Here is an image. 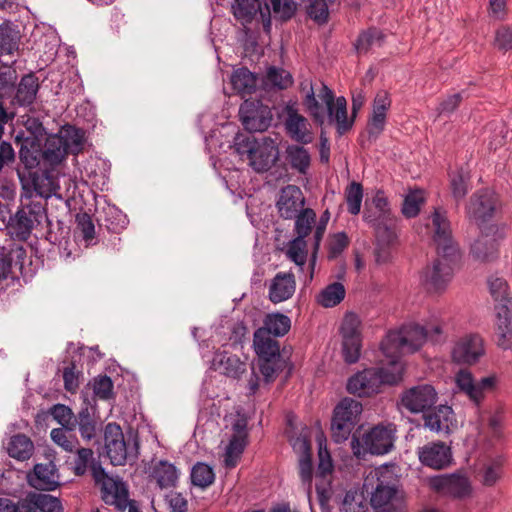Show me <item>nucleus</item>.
Returning a JSON list of instances; mask_svg holds the SVG:
<instances>
[{
    "mask_svg": "<svg viewBox=\"0 0 512 512\" xmlns=\"http://www.w3.org/2000/svg\"><path fill=\"white\" fill-rule=\"evenodd\" d=\"M253 349L257 355V365L264 382H273L285 366L279 342L275 337L266 334L264 330H255Z\"/></svg>",
    "mask_w": 512,
    "mask_h": 512,
    "instance_id": "nucleus-6",
    "label": "nucleus"
},
{
    "mask_svg": "<svg viewBox=\"0 0 512 512\" xmlns=\"http://www.w3.org/2000/svg\"><path fill=\"white\" fill-rule=\"evenodd\" d=\"M305 197L301 189L296 185H287L282 188L276 207L280 217L293 219L304 209Z\"/></svg>",
    "mask_w": 512,
    "mask_h": 512,
    "instance_id": "nucleus-22",
    "label": "nucleus"
},
{
    "mask_svg": "<svg viewBox=\"0 0 512 512\" xmlns=\"http://www.w3.org/2000/svg\"><path fill=\"white\" fill-rule=\"evenodd\" d=\"M19 35L9 23L0 25V53L13 54L18 49Z\"/></svg>",
    "mask_w": 512,
    "mask_h": 512,
    "instance_id": "nucleus-46",
    "label": "nucleus"
},
{
    "mask_svg": "<svg viewBox=\"0 0 512 512\" xmlns=\"http://www.w3.org/2000/svg\"><path fill=\"white\" fill-rule=\"evenodd\" d=\"M247 444V437L232 435L225 451V466L233 468L236 466L240 455L243 453Z\"/></svg>",
    "mask_w": 512,
    "mask_h": 512,
    "instance_id": "nucleus-47",
    "label": "nucleus"
},
{
    "mask_svg": "<svg viewBox=\"0 0 512 512\" xmlns=\"http://www.w3.org/2000/svg\"><path fill=\"white\" fill-rule=\"evenodd\" d=\"M93 393L102 400H107L113 395V383L110 377L100 376L95 378L92 384Z\"/></svg>",
    "mask_w": 512,
    "mask_h": 512,
    "instance_id": "nucleus-60",
    "label": "nucleus"
},
{
    "mask_svg": "<svg viewBox=\"0 0 512 512\" xmlns=\"http://www.w3.org/2000/svg\"><path fill=\"white\" fill-rule=\"evenodd\" d=\"M105 449L113 465H125L130 457L135 458L137 454V444L125 440L120 425L108 423L104 432Z\"/></svg>",
    "mask_w": 512,
    "mask_h": 512,
    "instance_id": "nucleus-11",
    "label": "nucleus"
},
{
    "mask_svg": "<svg viewBox=\"0 0 512 512\" xmlns=\"http://www.w3.org/2000/svg\"><path fill=\"white\" fill-rule=\"evenodd\" d=\"M391 105V100L387 92H379L373 101L372 114L367 123V133L369 138L376 139L384 131L386 124L387 111Z\"/></svg>",
    "mask_w": 512,
    "mask_h": 512,
    "instance_id": "nucleus-26",
    "label": "nucleus"
},
{
    "mask_svg": "<svg viewBox=\"0 0 512 512\" xmlns=\"http://www.w3.org/2000/svg\"><path fill=\"white\" fill-rule=\"evenodd\" d=\"M27 479L31 487L43 491H52L60 484L58 470L52 461L36 464Z\"/></svg>",
    "mask_w": 512,
    "mask_h": 512,
    "instance_id": "nucleus-25",
    "label": "nucleus"
},
{
    "mask_svg": "<svg viewBox=\"0 0 512 512\" xmlns=\"http://www.w3.org/2000/svg\"><path fill=\"white\" fill-rule=\"evenodd\" d=\"M76 427H78L83 440L91 441L96 437L98 431L97 421L88 407H84L78 412L76 416Z\"/></svg>",
    "mask_w": 512,
    "mask_h": 512,
    "instance_id": "nucleus-39",
    "label": "nucleus"
},
{
    "mask_svg": "<svg viewBox=\"0 0 512 512\" xmlns=\"http://www.w3.org/2000/svg\"><path fill=\"white\" fill-rule=\"evenodd\" d=\"M428 485L435 492L452 498H464L471 492L468 479L456 474L430 477Z\"/></svg>",
    "mask_w": 512,
    "mask_h": 512,
    "instance_id": "nucleus-20",
    "label": "nucleus"
},
{
    "mask_svg": "<svg viewBox=\"0 0 512 512\" xmlns=\"http://www.w3.org/2000/svg\"><path fill=\"white\" fill-rule=\"evenodd\" d=\"M318 456H319V464L317 468L316 477L320 480V483L316 484V491L319 497V500L323 502L328 499V489L330 481L326 480V477L331 474L333 470L332 459L330 453L328 452L325 440L321 437H318Z\"/></svg>",
    "mask_w": 512,
    "mask_h": 512,
    "instance_id": "nucleus-27",
    "label": "nucleus"
},
{
    "mask_svg": "<svg viewBox=\"0 0 512 512\" xmlns=\"http://www.w3.org/2000/svg\"><path fill=\"white\" fill-rule=\"evenodd\" d=\"M483 340L479 335L462 337L452 350V359L459 364H473L483 355Z\"/></svg>",
    "mask_w": 512,
    "mask_h": 512,
    "instance_id": "nucleus-24",
    "label": "nucleus"
},
{
    "mask_svg": "<svg viewBox=\"0 0 512 512\" xmlns=\"http://www.w3.org/2000/svg\"><path fill=\"white\" fill-rule=\"evenodd\" d=\"M60 137L64 139L68 153L78 154L82 150L84 133L81 129L69 127L64 130V134Z\"/></svg>",
    "mask_w": 512,
    "mask_h": 512,
    "instance_id": "nucleus-55",
    "label": "nucleus"
},
{
    "mask_svg": "<svg viewBox=\"0 0 512 512\" xmlns=\"http://www.w3.org/2000/svg\"><path fill=\"white\" fill-rule=\"evenodd\" d=\"M190 478L194 486L204 489L213 484L215 474L208 464L198 462L192 467Z\"/></svg>",
    "mask_w": 512,
    "mask_h": 512,
    "instance_id": "nucleus-45",
    "label": "nucleus"
},
{
    "mask_svg": "<svg viewBox=\"0 0 512 512\" xmlns=\"http://www.w3.org/2000/svg\"><path fill=\"white\" fill-rule=\"evenodd\" d=\"M67 147H65L64 139L58 135L47 138L44 149L43 159L50 165L59 164L67 155Z\"/></svg>",
    "mask_w": 512,
    "mask_h": 512,
    "instance_id": "nucleus-34",
    "label": "nucleus"
},
{
    "mask_svg": "<svg viewBox=\"0 0 512 512\" xmlns=\"http://www.w3.org/2000/svg\"><path fill=\"white\" fill-rule=\"evenodd\" d=\"M364 488L371 489L370 504L374 512H405L403 494L394 485L389 471H371L365 478Z\"/></svg>",
    "mask_w": 512,
    "mask_h": 512,
    "instance_id": "nucleus-4",
    "label": "nucleus"
},
{
    "mask_svg": "<svg viewBox=\"0 0 512 512\" xmlns=\"http://www.w3.org/2000/svg\"><path fill=\"white\" fill-rule=\"evenodd\" d=\"M286 154L291 167L301 174H306L311 162L309 152L303 146L290 145L286 149Z\"/></svg>",
    "mask_w": 512,
    "mask_h": 512,
    "instance_id": "nucleus-40",
    "label": "nucleus"
},
{
    "mask_svg": "<svg viewBox=\"0 0 512 512\" xmlns=\"http://www.w3.org/2000/svg\"><path fill=\"white\" fill-rule=\"evenodd\" d=\"M345 198L348 207V211L357 215L361 209V203L363 199V189L360 183H350L345 191Z\"/></svg>",
    "mask_w": 512,
    "mask_h": 512,
    "instance_id": "nucleus-52",
    "label": "nucleus"
},
{
    "mask_svg": "<svg viewBox=\"0 0 512 512\" xmlns=\"http://www.w3.org/2000/svg\"><path fill=\"white\" fill-rule=\"evenodd\" d=\"M497 345L504 349L512 347V306L495 307Z\"/></svg>",
    "mask_w": 512,
    "mask_h": 512,
    "instance_id": "nucleus-29",
    "label": "nucleus"
},
{
    "mask_svg": "<svg viewBox=\"0 0 512 512\" xmlns=\"http://www.w3.org/2000/svg\"><path fill=\"white\" fill-rule=\"evenodd\" d=\"M307 13L311 19L318 24L326 23L329 16L328 4L326 0H311L307 8Z\"/></svg>",
    "mask_w": 512,
    "mask_h": 512,
    "instance_id": "nucleus-59",
    "label": "nucleus"
},
{
    "mask_svg": "<svg viewBox=\"0 0 512 512\" xmlns=\"http://www.w3.org/2000/svg\"><path fill=\"white\" fill-rule=\"evenodd\" d=\"M417 455L422 465L435 470L445 469L453 461L451 447L442 441L430 442L419 447Z\"/></svg>",
    "mask_w": 512,
    "mask_h": 512,
    "instance_id": "nucleus-19",
    "label": "nucleus"
},
{
    "mask_svg": "<svg viewBox=\"0 0 512 512\" xmlns=\"http://www.w3.org/2000/svg\"><path fill=\"white\" fill-rule=\"evenodd\" d=\"M93 478L101 485L102 500L119 510H125L129 504L127 485L120 477L108 476L102 467H93Z\"/></svg>",
    "mask_w": 512,
    "mask_h": 512,
    "instance_id": "nucleus-10",
    "label": "nucleus"
},
{
    "mask_svg": "<svg viewBox=\"0 0 512 512\" xmlns=\"http://www.w3.org/2000/svg\"><path fill=\"white\" fill-rule=\"evenodd\" d=\"M426 229L437 251H443L450 256L459 252V248L452 237L451 224L446 210L441 207L434 208L427 219Z\"/></svg>",
    "mask_w": 512,
    "mask_h": 512,
    "instance_id": "nucleus-9",
    "label": "nucleus"
},
{
    "mask_svg": "<svg viewBox=\"0 0 512 512\" xmlns=\"http://www.w3.org/2000/svg\"><path fill=\"white\" fill-rule=\"evenodd\" d=\"M468 176L459 170L450 175V187L453 197L456 200H461L468 192Z\"/></svg>",
    "mask_w": 512,
    "mask_h": 512,
    "instance_id": "nucleus-57",
    "label": "nucleus"
},
{
    "mask_svg": "<svg viewBox=\"0 0 512 512\" xmlns=\"http://www.w3.org/2000/svg\"><path fill=\"white\" fill-rule=\"evenodd\" d=\"M362 413V404L351 398L342 399L334 409L331 430L332 438L337 443L347 440L358 423Z\"/></svg>",
    "mask_w": 512,
    "mask_h": 512,
    "instance_id": "nucleus-8",
    "label": "nucleus"
},
{
    "mask_svg": "<svg viewBox=\"0 0 512 512\" xmlns=\"http://www.w3.org/2000/svg\"><path fill=\"white\" fill-rule=\"evenodd\" d=\"M243 126L249 132L266 130L272 120V113L267 105L257 100H245L239 109Z\"/></svg>",
    "mask_w": 512,
    "mask_h": 512,
    "instance_id": "nucleus-17",
    "label": "nucleus"
},
{
    "mask_svg": "<svg viewBox=\"0 0 512 512\" xmlns=\"http://www.w3.org/2000/svg\"><path fill=\"white\" fill-rule=\"evenodd\" d=\"M425 202L424 193L421 190H415L408 193L403 201L402 213L408 218L418 215L421 206Z\"/></svg>",
    "mask_w": 512,
    "mask_h": 512,
    "instance_id": "nucleus-50",
    "label": "nucleus"
},
{
    "mask_svg": "<svg viewBox=\"0 0 512 512\" xmlns=\"http://www.w3.org/2000/svg\"><path fill=\"white\" fill-rule=\"evenodd\" d=\"M38 512H62L61 502L49 494L33 493Z\"/></svg>",
    "mask_w": 512,
    "mask_h": 512,
    "instance_id": "nucleus-58",
    "label": "nucleus"
},
{
    "mask_svg": "<svg viewBox=\"0 0 512 512\" xmlns=\"http://www.w3.org/2000/svg\"><path fill=\"white\" fill-rule=\"evenodd\" d=\"M286 256L297 266L305 265L308 256L307 242L301 237H296L288 244Z\"/></svg>",
    "mask_w": 512,
    "mask_h": 512,
    "instance_id": "nucleus-49",
    "label": "nucleus"
},
{
    "mask_svg": "<svg viewBox=\"0 0 512 512\" xmlns=\"http://www.w3.org/2000/svg\"><path fill=\"white\" fill-rule=\"evenodd\" d=\"M341 512H369L365 497L356 491H348L342 501Z\"/></svg>",
    "mask_w": 512,
    "mask_h": 512,
    "instance_id": "nucleus-51",
    "label": "nucleus"
},
{
    "mask_svg": "<svg viewBox=\"0 0 512 512\" xmlns=\"http://www.w3.org/2000/svg\"><path fill=\"white\" fill-rule=\"evenodd\" d=\"M284 128L286 134L295 142L302 145L314 140L312 126L308 119L299 113L295 103H287L285 108Z\"/></svg>",
    "mask_w": 512,
    "mask_h": 512,
    "instance_id": "nucleus-15",
    "label": "nucleus"
},
{
    "mask_svg": "<svg viewBox=\"0 0 512 512\" xmlns=\"http://www.w3.org/2000/svg\"><path fill=\"white\" fill-rule=\"evenodd\" d=\"M76 222L82 238L90 243L95 237V226L92 218L87 213H82L76 216Z\"/></svg>",
    "mask_w": 512,
    "mask_h": 512,
    "instance_id": "nucleus-61",
    "label": "nucleus"
},
{
    "mask_svg": "<svg viewBox=\"0 0 512 512\" xmlns=\"http://www.w3.org/2000/svg\"><path fill=\"white\" fill-rule=\"evenodd\" d=\"M495 45L503 51L512 49V29L505 26L499 28L496 32Z\"/></svg>",
    "mask_w": 512,
    "mask_h": 512,
    "instance_id": "nucleus-64",
    "label": "nucleus"
},
{
    "mask_svg": "<svg viewBox=\"0 0 512 512\" xmlns=\"http://www.w3.org/2000/svg\"><path fill=\"white\" fill-rule=\"evenodd\" d=\"M396 426L392 423L378 424L362 437L364 449L374 455H384L394 447Z\"/></svg>",
    "mask_w": 512,
    "mask_h": 512,
    "instance_id": "nucleus-14",
    "label": "nucleus"
},
{
    "mask_svg": "<svg viewBox=\"0 0 512 512\" xmlns=\"http://www.w3.org/2000/svg\"><path fill=\"white\" fill-rule=\"evenodd\" d=\"M52 417L62 425L61 428H68L75 430L76 428V416L74 415L71 408L64 404H56L51 408Z\"/></svg>",
    "mask_w": 512,
    "mask_h": 512,
    "instance_id": "nucleus-53",
    "label": "nucleus"
},
{
    "mask_svg": "<svg viewBox=\"0 0 512 512\" xmlns=\"http://www.w3.org/2000/svg\"><path fill=\"white\" fill-rule=\"evenodd\" d=\"M76 458L74 461V472L78 476L86 473L88 465L93 457V451L90 448H77Z\"/></svg>",
    "mask_w": 512,
    "mask_h": 512,
    "instance_id": "nucleus-62",
    "label": "nucleus"
},
{
    "mask_svg": "<svg viewBox=\"0 0 512 512\" xmlns=\"http://www.w3.org/2000/svg\"><path fill=\"white\" fill-rule=\"evenodd\" d=\"M346 291L343 284L334 282L326 286L318 295L317 302L325 308L338 305L345 297Z\"/></svg>",
    "mask_w": 512,
    "mask_h": 512,
    "instance_id": "nucleus-41",
    "label": "nucleus"
},
{
    "mask_svg": "<svg viewBox=\"0 0 512 512\" xmlns=\"http://www.w3.org/2000/svg\"><path fill=\"white\" fill-rule=\"evenodd\" d=\"M266 81L278 89H287L292 85L293 78L285 69L270 67L267 70Z\"/></svg>",
    "mask_w": 512,
    "mask_h": 512,
    "instance_id": "nucleus-54",
    "label": "nucleus"
},
{
    "mask_svg": "<svg viewBox=\"0 0 512 512\" xmlns=\"http://www.w3.org/2000/svg\"><path fill=\"white\" fill-rule=\"evenodd\" d=\"M443 251H437V258L431 265H427L421 272L420 281L430 292L443 291L452 279L454 266L460 258L456 255H446Z\"/></svg>",
    "mask_w": 512,
    "mask_h": 512,
    "instance_id": "nucleus-7",
    "label": "nucleus"
},
{
    "mask_svg": "<svg viewBox=\"0 0 512 512\" xmlns=\"http://www.w3.org/2000/svg\"><path fill=\"white\" fill-rule=\"evenodd\" d=\"M402 362L392 360L387 366L365 369L349 378L347 390L358 396H370L378 393L382 385H394L402 379Z\"/></svg>",
    "mask_w": 512,
    "mask_h": 512,
    "instance_id": "nucleus-5",
    "label": "nucleus"
},
{
    "mask_svg": "<svg viewBox=\"0 0 512 512\" xmlns=\"http://www.w3.org/2000/svg\"><path fill=\"white\" fill-rule=\"evenodd\" d=\"M33 450V442L23 434L11 437L7 447L9 456L20 461L29 459L33 454Z\"/></svg>",
    "mask_w": 512,
    "mask_h": 512,
    "instance_id": "nucleus-36",
    "label": "nucleus"
},
{
    "mask_svg": "<svg viewBox=\"0 0 512 512\" xmlns=\"http://www.w3.org/2000/svg\"><path fill=\"white\" fill-rule=\"evenodd\" d=\"M330 219V213L328 210H326L320 217L318 223L316 224V228L314 231V252L312 255L311 260V266L313 267L315 265L316 260V253L319 248L320 242L323 238V235L325 233L328 221Z\"/></svg>",
    "mask_w": 512,
    "mask_h": 512,
    "instance_id": "nucleus-63",
    "label": "nucleus"
},
{
    "mask_svg": "<svg viewBox=\"0 0 512 512\" xmlns=\"http://www.w3.org/2000/svg\"><path fill=\"white\" fill-rule=\"evenodd\" d=\"M455 384L460 392L478 406L483 401L486 393L494 389L496 378L488 376L475 382L470 371L461 369L455 375Z\"/></svg>",
    "mask_w": 512,
    "mask_h": 512,
    "instance_id": "nucleus-16",
    "label": "nucleus"
},
{
    "mask_svg": "<svg viewBox=\"0 0 512 512\" xmlns=\"http://www.w3.org/2000/svg\"><path fill=\"white\" fill-rule=\"evenodd\" d=\"M301 90L305 91L303 104L317 124L323 125L325 121V113L317 100L318 97L325 104L328 118L336 123L340 135L352 128L354 117L348 119L347 101L343 96L335 99L333 91L323 82L320 83V88L315 90L311 82L305 81L301 83Z\"/></svg>",
    "mask_w": 512,
    "mask_h": 512,
    "instance_id": "nucleus-1",
    "label": "nucleus"
},
{
    "mask_svg": "<svg viewBox=\"0 0 512 512\" xmlns=\"http://www.w3.org/2000/svg\"><path fill=\"white\" fill-rule=\"evenodd\" d=\"M232 147L241 158L246 157L256 172L269 170L279 158L278 143L271 137L257 138L252 134L237 133Z\"/></svg>",
    "mask_w": 512,
    "mask_h": 512,
    "instance_id": "nucleus-3",
    "label": "nucleus"
},
{
    "mask_svg": "<svg viewBox=\"0 0 512 512\" xmlns=\"http://www.w3.org/2000/svg\"><path fill=\"white\" fill-rule=\"evenodd\" d=\"M294 219L297 237L305 239L311 233L312 226L316 223V213L311 208H305Z\"/></svg>",
    "mask_w": 512,
    "mask_h": 512,
    "instance_id": "nucleus-48",
    "label": "nucleus"
},
{
    "mask_svg": "<svg viewBox=\"0 0 512 512\" xmlns=\"http://www.w3.org/2000/svg\"><path fill=\"white\" fill-rule=\"evenodd\" d=\"M234 17L241 23H250L259 13L265 29L271 25V9L268 4L261 5L259 0H235L232 4Z\"/></svg>",
    "mask_w": 512,
    "mask_h": 512,
    "instance_id": "nucleus-21",
    "label": "nucleus"
},
{
    "mask_svg": "<svg viewBox=\"0 0 512 512\" xmlns=\"http://www.w3.org/2000/svg\"><path fill=\"white\" fill-rule=\"evenodd\" d=\"M73 432L74 430L68 428H54L51 430L50 436L57 446L72 453L79 447V441Z\"/></svg>",
    "mask_w": 512,
    "mask_h": 512,
    "instance_id": "nucleus-43",
    "label": "nucleus"
},
{
    "mask_svg": "<svg viewBox=\"0 0 512 512\" xmlns=\"http://www.w3.org/2000/svg\"><path fill=\"white\" fill-rule=\"evenodd\" d=\"M498 206V195L491 189H482L471 196L466 213L469 220L481 227L482 224L493 217Z\"/></svg>",
    "mask_w": 512,
    "mask_h": 512,
    "instance_id": "nucleus-13",
    "label": "nucleus"
},
{
    "mask_svg": "<svg viewBox=\"0 0 512 512\" xmlns=\"http://www.w3.org/2000/svg\"><path fill=\"white\" fill-rule=\"evenodd\" d=\"M384 41V34L382 31L371 28L361 33L355 43V48L358 53H367L374 47H380Z\"/></svg>",
    "mask_w": 512,
    "mask_h": 512,
    "instance_id": "nucleus-44",
    "label": "nucleus"
},
{
    "mask_svg": "<svg viewBox=\"0 0 512 512\" xmlns=\"http://www.w3.org/2000/svg\"><path fill=\"white\" fill-rule=\"evenodd\" d=\"M212 365L215 370H220L232 378L240 377L246 371V364L236 355H230L226 352L215 353Z\"/></svg>",
    "mask_w": 512,
    "mask_h": 512,
    "instance_id": "nucleus-32",
    "label": "nucleus"
},
{
    "mask_svg": "<svg viewBox=\"0 0 512 512\" xmlns=\"http://www.w3.org/2000/svg\"><path fill=\"white\" fill-rule=\"evenodd\" d=\"M424 427L437 434H450L457 426L453 409L448 405H439L423 415Z\"/></svg>",
    "mask_w": 512,
    "mask_h": 512,
    "instance_id": "nucleus-23",
    "label": "nucleus"
},
{
    "mask_svg": "<svg viewBox=\"0 0 512 512\" xmlns=\"http://www.w3.org/2000/svg\"><path fill=\"white\" fill-rule=\"evenodd\" d=\"M291 328V320L282 313H270L263 319V326L257 330H264L266 334L272 337H282L286 335Z\"/></svg>",
    "mask_w": 512,
    "mask_h": 512,
    "instance_id": "nucleus-33",
    "label": "nucleus"
},
{
    "mask_svg": "<svg viewBox=\"0 0 512 512\" xmlns=\"http://www.w3.org/2000/svg\"><path fill=\"white\" fill-rule=\"evenodd\" d=\"M438 399L435 388L430 384H421L406 390L401 396V404L411 413H420L430 409Z\"/></svg>",
    "mask_w": 512,
    "mask_h": 512,
    "instance_id": "nucleus-18",
    "label": "nucleus"
},
{
    "mask_svg": "<svg viewBox=\"0 0 512 512\" xmlns=\"http://www.w3.org/2000/svg\"><path fill=\"white\" fill-rule=\"evenodd\" d=\"M441 334L442 326L440 324L423 327L416 323H408L398 330L389 331L381 342V350L388 362L392 360L401 362L399 358L402 355L419 350L428 337L433 341H438Z\"/></svg>",
    "mask_w": 512,
    "mask_h": 512,
    "instance_id": "nucleus-2",
    "label": "nucleus"
},
{
    "mask_svg": "<svg viewBox=\"0 0 512 512\" xmlns=\"http://www.w3.org/2000/svg\"><path fill=\"white\" fill-rule=\"evenodd\" d=\"M488 287L491 296L495 301V307L501 305L512 306L509 298V288L507 282L500 277L492 276L488 279Z\"/></svg>",
    "mask_w": 512,
    "mask_h": 512,
    "instance_id": "nucleus-42",
    "label": "nucleus"
},
{
    "mask_svg": "<svg viewBox=\"0 0 512 512\" xmlns=\"http://www.w3.org/2000/svg\"><path fill=\"white\" fill-rule=\"evenodd\" d=\"M342 355L345 362L356 363L361 351L360 320L354 313H347L340 327Z\"/></svg>",
    "mask_w": 512,
    "mask_h": 512,
    "instance_id": "nucleus-12",
    "label": "nucleus"
},
{
    "mask_svg": "<svg viewBox=\"0 0 512 512\" xmlns=\"http://www.w3.org/2000/svg\"><path fill=\"white\" fill-rule=\"evenodd\" d=\"M275 17L282 21L291 19L297 10V4L293 0H270Z\"/></svg>",
    "mask_w": 512,
    "mask_h": 512,
    "instance_id": "nucleus-56",
    "label": "nucleus"
},
{
    "mask_svg": "<svg viewBox=\"0 0 512 512\" xmlns=\"http://www.w3.org/2000/svg\"><path fill=\"white\" fill-rule=\"evenodd\" d=\"M180 471L176 466L166 460L157 462L151 472V478L155 480L161 489L176 487Z\"/></svg>",
    "mask_w": 512,
    "mask_h": 512,
    "instance_id": "nucleus-31",
    "label": "nucleus"
},
{
    "mask_svg": "<svg viewBox=\"0 0 512 512\" xmlns=\"http://www.w3.org/2000/svg\"><path fill=\"white\" fill-rule=\"evenodd\" d=\"M30 208H21L10 219V227L20 239H27L33 229V219Z\"/></svg>",
    "mask_w": 512,
    "mask_h": 512,
    "instance_id": "nucleus-37",
    "label": "nucleus"
},
{
    "mask_svg": "<svg viewBox=\"0 0 512 512\" xmlns=\"http://www.w3.org/2000/svg\"><path fill=\"white\" fill-rule=\"evenodd\" d=\"M230 81L233 89L242 95L251 94L256 89V77L247 68L235 70Z\"/></svg>",
    "mask_w": 512,
    "mask_h": 512,
    "instance_id": "nucleus-38",
    "label": "nucleus"
},
{
    "mask_svg": "<svg viewBox=\"0 0 512 512\" xmlns=\"http://www.w3.org/2000/svg\"><path fill=\"white\" fill-rule=\"evenodd\" d=\"M498 231L495 225L481 228V235L471 245V254L480 261L493 257L497 251V240L494 234Z\"/></svg>",
    "mask_w": 512,
    "mask_h": 512,
    "instance_id": "nucleus-28",
    "label": "nucleus"
},
{
    "mask_svg": "<svg viewBox=\"0 0 512 512\" xmlns=\"http://www.w3.org/2000/svg\"><path fill=\"white\" fill-rule=\"evenodd\" d=\"M39 89L37 78L28 74L22 77L16 92L15 99L21 106L30 105L36 98Z\"/></svg>",
    "mask_w": 512,
    "mask_h": 512,
    "instance_id": "nucleus-35",
    "label": "nucleus"
},
{
    "mask_svg": "<svg viewBox=\"0 0 512 512\" xmlns=\"http://www.w3.org/2000/svg\"><path fill=\"white\" fill-rule=\"evenodd\" d=\"M296 289V282L292 273H277L269 286V299L273 303H280L291 298Z\"/></svg>",
    "mask_w": 512,
    "mask_h": 512,
    "instance_id": "nucleus-30",
    "label": "nucleus"
}]
</instances>
